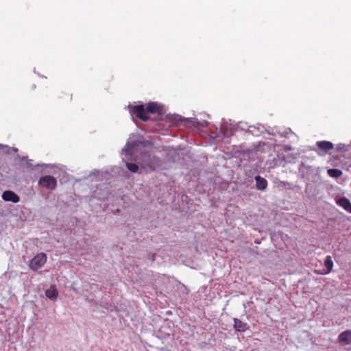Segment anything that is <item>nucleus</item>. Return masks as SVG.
<instances>
[{
  "label": "nucleus",
  "instance_id": "f257e3e1",
  "mask_svg": "<svg viewBox=\"0 0 351 351\" xmlns=\"http://www.w3.org/2000/svg\"><path fill=\"white\" fill-rule=\"evenodd\" d=\"M162 108L156 102H149L147 104L145 108L143 105L134 106L132 108L130 113L135 115L139 119L146 121L149 119L147 113L151 114H162Z\"/></svg>",
  "mask_w": 351,
  "mask_h": 351
},
{
  "label": "nucleus",
  "instance_id": "f03ea898",
  "mask_svg": "<svg viewBox=\"0 0 351 351\" xmlns=\"http://www.w3.org/2000/svg\"><path fill=\"white\" fill-rule=\"evenodd\" d=\"M47 261V256L45 253H39L35 256L29 264V268L33 271H36L41 268Z\"/></svg>",
  "mask_w": 351,
  "mask_h": 351
},
{
  "label": "nucleus",
  "instance_id": "7ed1b4c3",
  "mask_svg": "<svg viewBox=\"0 0 351 351\" xmlns=\"http://www.w3.org/2000/svg\"><path fill=\"white\" fill-rule=\"evenodd\" d=\"M38 184L47 189L53 190L57 185L56 179L51 176H45L38 180Z\"/></svg>",
  "mask_w": 351,
  "mask_h": 351
},
{
  "label": "nucleus",
  "instance_id": "20e7f679",
  "mask_svg": "<svg viewBox=\"0 0 351 351\" xmlns=\"http://www.w3.org/2000/svg\"><path fill=\"white\" fill-rule=\"evenodd\" d=\"M2 199L5 202H12L17 203L20 201V197L12 191H5L2 193Z\"/></svg>",
  "mask_w": 351,
  "mask_h": 351
},
{
  "label": "nucleus",
  "instance_id": "39448f33",
  "mask_svg": "<svg viewBox=\"0 0 351 351\" xmlns=\"http://www.w3.org/2000/svg\"><path fill=\"white\" fill-rule=\"evenodd\" d=\"M324 266L326 268V270L324 271H315V273L317 274H328L331 272L333 267V261L332 257L330 256H327L324 261Z\"/></svg>",
  "mask_w": 351,
  "mask_h": 351
},
{
  "label": "nucleus",
  "instance_id": "423d86ee",
  "mask_svg": "<svg viewBox=\"0 0 351 351\" xmlns=\"http://www.w3.org/2000/svg\"><path fill=\"white\" fill-rule=\"evenodd\" d=\"M338 341L343 345L351 344V330H347L342 332L338 337Z\"/></svg>",
  "mask_w": 351,
  "mask_h": 351
},
{
  "label": "nucleus",
  "instance_id": "0eeeda50",
  "mask_svg": "<svg viewBox=\"0 0 351 351\" xmlns=\"http://www.w3.org/2000/svg\"><path fill=\"white\" fill-rule=\"evenodd\" d=\"M233 322H234V328L237 331L245 332L249 328L247 324L246 323L242 322L239 319L234 318Z\"/></svg>",
  "mask_w": 351,
  "mask_h": 351
},
{
  "label": "nucleus",
  "instance_id": "6e6552de",
  "mask_svg": "<svg viewBox=\"0 0 351 351\" xmlns=\"http://www.w3.org/2000/svg\"><path fill=\"white\" fill-rule=\"evenodd\" d=\"M318 148L321 150L328 152L334 149L332 143L326 141H317L316 143Z\"/></svg>",
  "mask_w": 351,
  "mask_h": 351
},
{
  "label": "nucleus",
  "instance_id": "1a4fd4ad",
  "mask_svg": "<svg viewBox=\"0 0 351 351\" xmlns=\"http://www.w3.org/2000/svg\"><path fill=\"white\" fill-rule=\"evenodd\" d=\"M255 181L256 186L258 190L263 191L267 188V181L266 180V179L262 178L260 176H256L255 177Z\"/></svg>",
  "mask_w": 351,
  "mask_h": 351
},
{
  "label": "nucleus",
  "instance_id": "9d476101",
  "mask_svg": "<svg viewBox=\"0 0 351 351\" xmlns=\"http://www.w3.org/2000/svg\"><path fill=\"white\" fill-rule=\"evenodd\" d=\"M337 203L347 212L351 213V203L348 199L346 197H341L337 200Z\"/></svg>",
  "mask_w": 351,
  "mask_h": 351
},
{
  "label": "nucleus",
  "instance_id": "9b49d317",
  "mask_svg": "<svg viewBox=\"0 0 351 351\" xmlns=\"http://www.w3.org/2000/svg\"><path fill=\"white\" fill-rule=\"evenodd\" d=\"M46 296L50 300H56L58 295V291L55 286H51L45 291Z\"/></svg>",
  "mask_w": 351,
  "mask_h": 351
},
{
  "label": "nucleus",
  "instance_id": "f8f14e48",
  "mask_svg": "<svg viewBox=\"0 0 351 351\" xmlns=\"http://www.w3.org/2000/svg\"><path fill=\"white\" fill-rule=\"evenodd\" d=\"M327 173L330 177L338 178L342 176V171L338 169H329Z\"/></svg>",
  "mask_w": 351,
  "mask_h": 351
},
{
  "label": "nucleus",
  "instance_id": "ddd939ff",
  "mask_svg": "<svg viewBox=\"0 0 351 351\" xmlns=\"http://www.w3.org/2000/svg\"><path fill=\"white\" fill-rule=\"evenodd\" d=\"M136 142H128L125 148L123 149V152H125V154L127 155H131L133 153V150L134 149V147L136 145Z\"/></svg>",
  "mask_w": 351,
  "mask_h": 351
},
{
  "label": "nucleus",
  "instance_id": "4468645a",
  "mask_svg": "<svg viewBox=\"0 0 351 351\" xmlns=\"http://www.w3.org/2000/svg\"><path fill=\"white\" fill-rule=\"evenodd\" d=\"M126 167L132 173H136L138 170V166L134 163L127 162Z\"/></svg>",
  "mask_w": 351,
  "mask_h": 351
},
{
  "label": "nucleus",
  "instance_id": "2eb2a0df",
  "mask_svg": "<svg viewBox=\"0 0 351 351\" xmlns=\"http://www.w3.org/2000/svg\"><path fill=\"white\" fill-rule=\"evenodd\" d=\"M141 167L142 169H145L147 172V171H152L154 169V166L152 163V162H149L147 164L142 163L141 165Z\"/></svg>",
  "mask_w": 351,
  "mask_h": 351
}]
</instances>
